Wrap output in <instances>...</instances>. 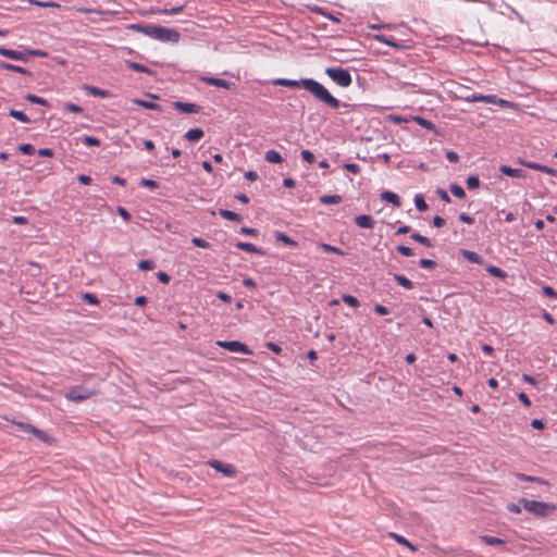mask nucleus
Wrapping results in <instances>:
<instances>
[{
	"label": "nucleus",
	"instance_id": "1",
	"mask_svg": "<svg viewBox=\"0 0 557 557\" xmlns=\"http://www.w3.org/2000/svg\"><path fill=\"white\" fill-rule=\"evenodd\" d=\"M276 86L299 88L302 87L310 94H312L318 100L327 104L332 109H337L339 107V100L336 99L330 91L319 82L312 78H302L299 81L288 79V78H277L273 82Z\"/></svg>",
	"mask_w": 557,
	"mask_h": 557
},
{
	"label": "nucleus",
	"instance_id": "2",
	"mask_svg": "<svg viewBox=\"0 0 557 557\" xmlns=\"http://www.w3.org/2000/svg\"><path fill=\"white\" fill-rule=\"evenodd\" d=\"M325 73L335 84L341 87H348L352 83L349 71L343 67H327Z\"/></svg>",
	"mask_w": 557,
	"mask_h": 557
},
{
	"label": "nucleus",
	"instance_id": "3",
	"mask_svg": "<svg viewBox=\"0 0 557 557\" xmlns=\"http://www.w3.org/2000/svg\"><path fill=\"white\" fill-rule=\"evenodd\" d=\"M520 503L523 505V508L527 511L534 513L536 516H542V517L548 515L550 511H553L555 509L554 505H550V504H547L544 502L529 500V499L522 498L520 500Z\"/></svg>",
	"mask_w": 557,
	"mask_h": 557
},
{
	"label": "nucleus",
	"instance_id": "4",
	"mask_svg": "<svg viewBox=\"0 0 557 557\" xmlns=\"http://www.w3.org/2000/svg\"><path fill=\"white\" fill-rule=\"evenodd\" d=\"M95 394H96V391H92V389H89V388H86L83 386H75V387H71L66 392L65 397L71 401L79 403V401L90 398Z\"/></svg>",
	"mask_w": 557,
	"mask_h": 557
},
{
	"label": "nucleus",
	"instance_id": "5",
	"mask_svg": "<svg viewBox=\"0 0 557 557\" xmlns=\"http://www.w3.org/2000/svg\"><path fill=\"white\" fill-rule=\"evenodd\" d=\"M154 39L162 42H177L180 39V34L172 28L158 26Z\"/></svg>",
	"mask_w": 557,
	"mask_h": 557
},
{
	"label": "nucleus",
	"instance_id": "6",
	"mask_svg": "<svg viewBox=\"0 0 557 557\" xmlns=\"http://www.w3.org/2000/svg\"><path fill=\"white\" fill-rule=\"evenodd\" d=\"M216 345L233 352H242L246 355H251V350L247 345L238 342V341H218Z\"/></svg>",
	"mask_w": 557,
	"mask_h": 557
},
{
	"label": "nucleus",
	"instance_id": "7",
	"mask_svg": "<svg viewBox=\"0 0 557 557\" xmlns=\"http://www.w3.org/2000/svg\"><path fill=\"white\" fill-rule=\"evenodd\" d=\"M16 425L20 426L23 431L34 434L36 437H38L40 441L45 443H49L51 441L48 434L28 423L18 422L16 423Z\"/></svg>",
	"mask_w": 557,
	"mask_h": 557
},
{
	"label": "nucleus",
	"instance_id": "8",
	"mask_svg": "<svg viewBox=\"0 0 557 557\" xmlns=\"http://www.w3.org/2000/svg\"><path fill=\"white\" fill-rule=\"evenodd\" d=\"M209 465L215 469L216 471L222 472L226 476H234L235 470L232 465L221 462L219 460H211L209 461Z\"/></svg>",
	"mask_w": 557,
	"mask_h": 557
},
{
	"label": "nucleus",
	"instance_id": "9",
	"mask_svg": "<svg viewBox=\"0 0 557 557\" xmlns=\"http://www.w3.org/2000/svg\"><path fill=\"white\" fill-rule=\"evenodd\" d=\"M0 55H3V57L9 58L11 60L23 61V62L27 61V53L26 52L11 50V49H7V48H3V47H0Z\"/></svg>",
	"mask_w": 557,
	"mask_h": 557
},
{
	"label": "nucleus",
	"instance_id": "10",
	"mask_svg": "<svg viewBox=\"0 0 557 557\" xmlns=\"http://www.w3.org/2000/svg\"><path fill=\"white\" fill-rule=\"evenodd\" d=\"M158 26L154 25H141V24H132L129 26L131 29L136 30L138 33L145 34L146 36L153 38L156 36V30Z\"/></svg>",
	"mask_w": 557,
	"mask_h": 557
},
{
	"label": "nucleus",
	"instance_id": "11",
	"mask_svg": "<svg viewBox=\"0 0 557 557\" xmlns=\"http://www.w3.org/2000/svg\"><path fill=\"white\" fill-rule=\"evenodd\" d=\"M520 163L522 165H524L525 168H529V169H532V170H536V171H541V172H544L546 174H549V175H556L557 174V171L549 168V166H546V165H542L540 163H535V162H529V161H520Z\"/></svg>",
	"mask_w": 557,
	"mask_h": 557
},
{
	"label": "nucleus",
	"instance_id": "12",
	"mask_svg": "<svg viewBox=\"0 0 557 557\" xmlns=\"http://www.w3.org/2000/svg\"><path fill=\"white\" fill-rule=\"evenodd\" d=\"M174 108L183 113H198L199 112V106L195 103H188V102H181L176 101L173 103Z\"/></svg>",
	"mask_w": 557,
	"mask_h": 557
},
{
	"label": "nucleus",
	"instance_id": "13",
	"mask_svg": "<svg viewBox=\"0 0 557 557\" xmlns=\"http://www.w3.org/2000/svg\"><path fill=\"white\" fill-rule=\"evenodd\" d=\"M355 223L361 228H372L374 225V220L371 215L361 214L356 216Z\"/></svg>",
	"mask_w": 557,
	"mask_h": 557
},
{
	"label": "nucleus",
	"instance_id": "14",
	"mask_svg": "<svg viewBox=\"0 0 557 557\" xmlns=\"http://www.w3.org/2000/svg\"><path fill=\"white\" fill-rule=\"evenodd\" d=\"M202 81L208 85L230 89L232 87V83L225 79L215 78V77H203Z\"/></svg>",
	"mask_w": 557,
	"mask_h": 557
},
{
	"label": "nucleus",
	"instance_id": "15",
	"mask_svg": "<svg viewBox=\"0 0 557 557\" xmlns=\"http://www.w3.org/2000/svg\"><path fill=\"white\" fill-rule=\"evenodd\" d=\"M499 171L504 175H507V176H510V177H518V178L525 177V172L524 171H522L520 169H513V168H510L508 165H502L499 168Z\"/></svg>",
	"mask_w": 557,
	"mask_h": 557
},
{
	"label": "nucleus",
	"instance_id": "16",
	"mask_svg": "<svg viewBox=\"0 0 557 557\" xmlns=\"http://www.w3.org/2000/svg\"><path fill=\"white\" fill-rule=\"evenodd\" d=\"M84 89L87 91L88 95L100 97V98H108L110 97V92L108 90L86 85L84 86Z\"/></svg>",
	"mask_w": 557,
	"mask_h": 557
},
{
	"label": "nucleus",
	"instance_id": "17",
	"mask_svg": "<svg viewBox=\"0 0 557 557\" xmlns=\"http://www.w3.org/2000/svg\"><path fill=\"white\" fill-rule=\"evenodd\" d=\"M184 137L189 141H198L203 137V131L201 128H191L185 133Z\"/></svg>",
	"mask_w": 557,
	"mask_h": 557
},
{
	"label": "nucleus",
	"instance_id": "18",
	"mask_svg": "<svg viewBox=\"0 0 557 557\" xmlns=\"http://www.w3.org/2000/svg\"><path fill=\"white\" fill-rule=\"evenodd\" d=\"M236 247L238 249H242V250H245V251H248V252H253V253H259V255H263L264 253L260 248H257L255 245H252L250 243H246V242H238L236 244Z\"/></svg>",
	"mask_w": 557,
	"mask_h": 557
},
{
	"label": "nucleus",
	"instance_id": "19",
	"mask_svg": "<svg viewBox=\"0 0 557 557\" xmlns=\"http://www.w3.org/2000/svg\"><path fill=\"white\" fill-rule=\"evenodd\" d=\"M133 103L138 106V107L148 109V110H158V111L161 110V107L158 103L151 102V101H147V100L133 99Z\"/></svg>",
	"mask_w": 557,
	"mask_h": 557
},
{
	"label": "nucleus",
	"instance_id": "20",
	"mask_svg": "<svg viewBox=\"0 0 557 557\" xmlns=\"http://www.w3.org/2000/svg\"><path fill=\"white\" fill-rule=\"evenodd\" d=\"M264 159L270 163H281L283 161L281 153L275 150H268L264 153Z\"/></svg>",
	"mask_w": 557,
	"mask_h": 557
},
{
	"label": "nucleus",
	"instance_id": "21",
	"mask_svg": "<svg viewBox=\"0 0 557 557\" xmlns=\"http://www.w3.org/2000/svg\"><path fill=\"white\" fill-rule=\"evenodd\" d=\"M381 197H382L383 200H385L387 202H391V203H393L396 207L400 206V198L398 197V195H396L393 191H384L381 195Z\"/></svg>",
	"mask_w": 557,
	"mask_h": 557
},
{
	"label": "nucleus",
	"instance_id": "22",
	"mask_svg": "<svg viewBox=\"0 0 557 557\" xmlns=\"http://www.w3.org/2000/svg\"><path fill=\"white\" fill-rule=\"evenodd\" d=\"M462 256L472 263L481 264L483 261L482 257L474 251L463 250Z\"/></svg>",
	"mask_w": 557,
	"mask_h": 557
},
{
	"label": "nucleus",
	"instance_id": "23",
	"mask_svg": "<svg viewBox=\"0 0 557 557\" xmlns=\"http://www.w3.org/2000/svg\"><path fill=\"white\" fill-rule=\"evenodd\" d=\"M126 65H127V67H129L131 70L136 71V72L146 73V74L152 73L149 67H147L143 64L133 62V61H126Z\"/></svg>",
	"mask_w": 557,
	"mask_h": 557
},
{
	"label": "nucleus",
	"instance_id": "24",
	"mask_svg": "<svg viewBox=\"0 0 557 557\" xmlns=\"http://www.w3.org/2000/svg\"><path fill=\"white\" fill-rule=\"evenodd\" d=\"M342 196L339 195H323L320 197V202L324 205L339 203Z\"/></svg>",
	"mask_w": 557,
	"mask_h": 557
},
{
	"label": "nucleus",
	"instance_id": "25",
	"mask_svg": "<svg viewBox=\"0 0 557 557\" xmlns=\"http://www.w3.org/2000/svg\"><path fill=\"white\" fill-rule=\"evenodd\" d=\"M394 280L406 289H411L413 287L412 282L401 274H395Z\"/></svg>",
	"mask_w": 557,
	"mask_h": 557
},
{
	"label": "nucleus",
	"instance_id": "26",
	"mask_svg": "<svg viewBox=\"0 0 557 557\" xmlns=\"http://www.w3.org/2000/svg\"><path fill=\"white\" fill-rule=\"evenodd\" d=\"M219 214L224 218V219H227L230 221H240V215L234 211H231V210H226V209H221L219 211Z\"/></svg>",
	"mask_w": 557,
	"mask_h": 557
},
{
	"label": "nucleus",
	"instance_id": "27",
	"mask_svg": "<svg viewBox=\"0 0 557 557\" xmlns=\"http://www.w3.org/2000/svg\"><path fill=\"white\" fill-rule=\"evenodd\" d=\"M9 115L18 120L20 122L22 123H28L29 122V117L22 111H18V110H15V109H11L9 111Z\"/></svg>",
	"mask_w": 557,
	"mask_h": 557
},
{
	"label": "nucleus",
	"instance_id": "28",
	"mask_svg": "<svg viewBox=\"0 0 557 557\" xmlns=\"http://www.w3.org/2000/svg\"><path fill=\"white\" fill-rule=\"evenodd\" d=\"M413 121H414L418 125H420L421 127H423V128H426V129H430V131H433V129H434V124H433L431 121H429V120H426V119H424V117H422V116H414V117H413Z\"/></svg>",
	"mask_w": 557,
	"mask_h": 557
},
{
	"label": "nucleus",
	"instance_id": "29",
	"mask_svg": "<svg viewBox=\"0 0 557 557\" xmlns=\"http://www.w3.org/2000/svg\"><path fill=\"white\" fill-rule=\"evenodd\" d=\"M414 205H416L417 209L421 212H424L428 210V205H426L423 196L420 194L414 196Z\"/></svg>",
	"mask_w": 557,
	"mask_h": 557
},
{
	"label": "nucleus",
	"instance_id": "30",
	"mask_svg": "<svg viewBox=\"0 0 557 557\" xmlns=\"http://www.w3.org/2000/svg\"><path fill=\"white\" fill-rule=\"evenodd\" d=\"M275 238L288 246H296L297 243L290 238L289 236L285 235L284 233H281V232H276L275 233Z\"/></svg>",
	"mask_w": 557,
	"mask_h": 557
},
{
	"label": "nucleus",
	"instance_id": "31",
	"mask_svg": "<svg viewBox=\"0 0 557 557\" xmlns=\"http://www.w3.org/2000/svg\"><path fill=\"white\" fill-rule=\"evenodd\" d=\"M486 271H487L491 275H493V276H495V277H499V278H504V277H506V273H505L500 268H498V267H495V265H488V267L486 268Z\"/></svg>",
	"mask_w": 557,
	"mask_h": 557
},
{
	"label": "nucleus",
	"instance_id": "32",
	"mask_svg": "<svg viewBox=\"0 0 557 557\" xmlns=\"http://www.w3.org/2000/svg\"><path fill=\"white\" fill-rule=\"evenodd\" d=\"M481 541L484 542L487 545H502L504 544V541L499 537L490 536V535H483L481 536Z\"/></svg>",
	"mask_w": 557,
	"mask_h": 557
},
{
	"label": "nucleus",
	"instance_id": "33",
	"mask_svg": "<svg viewBox=\"0 0 557 557\" xmlns=\"http://www.w3.org/2000/svg\"><path fill=\"white\" fill-rule=\"evenodd\" d=\"M319 247L322 248L326 252H333V253H337V255H341V256L344 255L343 250H341L339 248H337L335 246L326 244V243H320Z\"/></svg>",
	"mask_w": 557,
	"mask_h": 557
},
{
	"label": "nucleus",
	"instance_id": "34",
	"mask_svg": "<svg viewBox=\"0 0 557 557\" xmlns=\"http://www.w3.org/2000/svg\"><path fill=\"white\" fill-rule=\"evenodd\" d=\"M411 238H412L413 240H416V242H418V243L422 244V245H423V246H425V247H431V246H432L431 240H430L428 237L422 236V235H420V234H418V233H413V234H411Z\"/></svg>",
	"mask_w": 557,
	"mask_h": 557
},
{
	"label": "nucleus",
	"instance_id": "35",
	"mask_svg": "<svg viewBox=\"0 0 557 557\" xmlns=\"http://www.w3.org/2000/svg\"><path fill=\"white\" fill-rule=\"evenodd\" d=\"M25 98H26V100H28L32 103H37V104H41V106H47L48 104L46 99H44L41 97H38L36 95H33V94L26 95Z\"/></svg>",
	"mask_w": 557,
	"mask_h": 557
},
{
	"label": "nucleus",
	"instance_id": "36",
	"mask_svg": "<svg viewBox=\"0 0 557 557\" xmlns=\"http://www.w3.org/2000/svg\"><path fill=\"white\" fill-rule=\"evenodd\" d=\"M450 193L457 198H463L466 196L463 188L457 184L450 185Z\"/></svg>",
	"mask_w": 557,
	"mask_h": 557
},
{
	"label": "nucleus",
	"instance_id": "37",
	"mask_svg": "<svg viewBox=\"0 0 557 557\" xmlns=\"http://www.w3.org/2000/svg\"><path fill=\"white\" fill-rule=\"evenodd\" d=\"M342 299L345 304H347L350 307L356 308L359 306V300L351 295H343Z\"/></svg>",
	"mask_w": 557,
	"mask_h": 557
},
{
	"label": "nucleus",
	"instance_id": "38",
	"mask_svg": "<svg viewBox=\"0 0 557 557\" xmlns=\"http://www.w3.org/2000/svg\"><path fill=\"white\" fill-rule=\"evenodd\" d=\"M391 536L394 537L398 543H400V544H403L405 546H408L412 550H416V547L408 540H406L404 536L395 534V533H392Z\"/></svg>",
	"mask_w": 557,
	"mask_h": 557
},
{
	"label": "nucleus",
	"instance_id": "39",
	"mask_svg": "<svg viewBox=\"0 0 557 557\" xmlns=\"http://www.w3.org/2000/svg\"><path fill=\"white\" fill-rule=\"evenodd\" d=\"M467 186L469 189H475L480 186V180L475 175H471L467 178Z\"/></svg>",
	"mask_w": 557,
	"mask_h": 557
},
{
	"label": "nucleus",
	"instance_id": "40",
	"mask_svg": "<svg viewBox=\"0 0 557 557\" xmlns=\"http://www.w3.org/2000/svg\"><path fill=\"white\" fill-rule=\"evenodd\" d=\"M374 39L379 42H382V44H385V45H388L392 47H398V45L396 42H394L393 40L387 38L385 35H375Z\"/></svg>",
	"mask_w": 557,
	"mask_h": 557
},
{
	"label": "nucleus",
	"instance_id": "41",
	"mask_svg": "<svg viewBox=\"0 0 557 557\" xmlns=\"http://www.w3.org/2000/svg\"><path fill=\"white\" fill-rule=\"evenodd\" d=\"M18 151L23 154H33L35 152V148L30 144H22L18 147Z\"/></svg>",
	"mask_w": 557,
	"mask_h": 557
},
{
	"label": "nucleus",
	"instance_id": "42",
	"mask_svg": "<svg viewBox=\"0 0 557 557\" xmlns=\"http://www.w3.org/2000/svg\"><path fill=\"white\" fill-rule=\"evenodd\" d=\"M82 141L86 146H99L100 145V140L98 138H96V137H92V136H84L82 138Z\"/></svg>",
	"mask_w": 557,
	"mask_h": 557
},
{
	"label": "nucleus",
	"instance_id": "43",
	"mask_svg": "<svg viewBox=\"0 0 557 557\" xmlns=\"http://www.w3.org/2000/svg\"><path fill=\"white\" fill-rule=\"evenodd\" d=\"M156 267L154 262L151 260H141L138 263V268L143 271L152 270Z\"/></svg>",
	"mask_w": 557,
	"mask_h": 557
},
{
	"label": "nucleus",
	"instance_id": "44",
	"mask_svg": "<svg viewBox=\"0 0 557 557\" xmlns=\"http://www.w3.org/2000/svg\"><path fill=\"white\" fill-rule=\"evenodd\" d=\"M499 107L511 109V110H518L519 104L512 101H508L500 98Z\"/></svg>",
	"mask_w": 557,
	"mask_h": 557
},
{
	"label": "nucleus",
	"instance_id": "45",
	"mask_svg": "<svg viewBox=\"0 0 557 557\" xmlns=\"http://www.w3.org/2000/svg\"><path fill=\"white\" fill-rule=\"evenodd\" d=\"M499 107L511 109V110H518L519 104L512 101H508L500 98Z\"/></svg>",
	"mask_w": 557,
	"mask_h": 557
},
{
	"label": "nucleus",
	"instance_id": "46",
	"mask_svg": "<svg viewBox=\"0 0 557 557\" xmlns=\"http://www.w3.org/2000/svg\"><path fill=\"white\" fill-rule=\"evenodd\" d=\"M83 299L86 300L89 305L96 306L99 304L97 296L90 293H85L83 295Z\"/></svg>",
	"mask_w": 557,
	"mask_h": 557
},
{
	"label": "nucleus",
	"instance_id": "47",
	"mask_svg": "<svg viewBox=\"0 0 557 557\" xmlns=\"http://www.w3.org/2000/svg\"><path fill=\"white\" fill-rule=\"evenodd\" d=\"M191 243L199 248H209L210 247V244L200 237L191 238Z\"/></svg>",
	"mask_w": 557,
	"mask_h": 557
},
{
	"label": "nucleus",
	"instance_id": "48",
	"mask_svg": "<svg viewBox=\"0 0 557 557\" xmlns=\"http://www.w3.org/2000/svg\"><path fill=\"white\" fill-rule=\"evenodd\" d=\"M396 250L403 255V256H406V257H409V256H412L413 252H412V249L410 247H407V246H404V245H399L396 247Z\"/></svg>",
	"mask_w": 557,
	"mask_h": 557
},
{
	"label": "nucleus",
	"instance_id": "49",
	"mask_svg": "<svg viewBox=\"0 0 557 557\" xmlns=\"http://www.w3.org/2000/svg\"><path fill=\"white\" fill-rule=\"evenodd\" d=\"M139 184L143 187H149V188H157L159 186L157 181L148 180V178H143Z\"/></svg>",
	"mask_w": 557,
	"mask_h": 557
},
{
	"label": "nucleus",
	"instance_id": "50",
	"mask_svg": "<svg viewBox=\"0 0 557 557\" xmlns=\"http://www.w3.org/2000/svg\"><path fill=\"white\" fill-rule=\"evenodd\" d=\"M435 261L431 260V259H421L419 261V265L423 269H432L435 267Z\"/></svg>",
	"mask_w": 557,
	"mask_h": 557
},
{
	"label": "nucleus",
	"instance_id": "51",
	"mask_svg": "<svg viewBox=\"0 0 557 557\" xmlns=\"http://www.w3.org/2000/svg\"><path fill=\"white\" fill-rule=\"evenodd\" d=\"M24 52L27 53V58L29 55L41 57V58L48 55V53L46 51L38 50V49H29V50H25Z\"/></svg>",
	"mask_w": 557,
	"mask_h": 557
},
{
	"label": "nucleus",
	"instance_id": "52",
	"mask_svg": "<svg viewBox=\"0 0 557 557\" xmlns=\"http://www.w3.org/2000/svg\"><path fill=\"white\" fill-rule=\"evenodd\" d=\"M301 158L309 163L314 162V154L309 150H302Z\"/></svg>",
	"mask_w": 557,
	"mask_h": 557
},
{
	"label": "nucleus",
	"instance_id": "53",
	"mask_svg": "<svg viewBox=\"0 0 557 557\" xmlns=\"http://www.w3.org/2000/svg\"><path fill=\"white\" fill-rule=\"evenodd\" d=\"M485 103H493L499 106L500 98L495 95H486L484 99Z\"/></svg>",
	"mask_w": 557,
	"mask_h": 557
},
{
	"label": "nucleus",
	"instance_id": "54",
	"mask_svg": "<svg viewBox=\"0 0 557 557\" xmlns=\"http://www.w3.org/2000/svg\"><path fill=\"white\" fill-rule=\"evenodd\" d=\"M542 292L547 297L557 298V292H555L550 286H544Z\"/></svg>",
	"mask_w": 557,
	"mask_h": 557
},
{
	"label": "nucleus",
	"instance_id": "55",
	"mask_svg": "<svg viewBox=\"0 0 557 557\" xmlns=\"http://www.w3.org/2000/svg\"><path fill=\"white\" fill-rule=\"evenodd\" d=\"M116 211L122 216V219L124 221H129L131 220V214H129V212L124 207H117Z\"/></svg>",
	"mask_w": 557,
	"mask_h": 557
},
{
	"label": "nucleus",
	"instance_id": "56",
	"mask_svg": "<svg viewBox=\"0 0 557 557\" xmlns=\"http://www.w3.org/2000/svg\"><path fill=\"white\" fill-rule=\"evenodd\" d=\"M374 311L377 313V314H381V315H384V314H388L389 313V310L387 307L383 306V305H375L374 306Z\"/></svg>",
	"mask_w": 557,
	"mask_h": 557
},
{
	"label": "nucleus",
	"instance_id": "57",
	"mask_svg": "<svg viewBox=\"0 0 557 557\" xmlns=\"http://www.w3.org/2000/svg\"><path fill=\"white\" fill-rule=\"evenodd\" d=\"M436 194L437 196L445 202H450V197L448 196V194L446 193V190L442 189V188H437L436 190Z\"/></svg>",
	"mask_w": 557,
	"mask_h": 557
},
{
	"label": "nucleus",
	"instance_id": "58",
	"mask_svg": "<svg viewBox=\"0 0 557 557\" xmlns=\"http://www.w3.org/2000/svg\"><path fill=\"white\" fill-rule=\"evenodd\" d=\"M531 426H532L533 429H536V430H543V429L545 428V424H544V422H543L542 420H540V419H533V420L531 421Z\"/></svg>",
	"mask_w": 557,
	"mask_h": 557
},
{
	"label": "nucleus",
	"instance_id": "59",
	"mask_svg": "<svg viewBox=\"0 0 557 557\" xmlns=\"http://www.w3.org/2000/svg\"><path fill=\"white\" fill-rule=\"evenodd\" d=\"M38 154L41 157L51 158L53 157V150L50 148H41L38 150Z\"/></svg>",
	"mask_w": 557,
	"mask_h": 557
},
{
	"label": "nucleus",
	"instance_id": "60",
	"mask_svg": "<svg viewBox=\"0 0 557 557\" xmlns=\"http://www.w3.org/2000/svg\"><path fill=\"white\" fill-rule=\"evenodd\" d=\"M518 398L519 400L525 406V407H530L531 406V400L529 399V397L524 394V393H519L518 394Z\"/></svg>",
	"mask_w": 557,
	"mask_h": 557
},
{
	"label": "nucleus",
	"instance_id": "61",
	"mask_svg": "<svg viewBox=\"0 0 557 557\" xmlns=\"http://www.w3.org/2000/svg\"><path fill=\"white\" fill-rule=\"evenodd\" d=\"M345 169L354 174H357L359 173V165L355 164V163H347L345 164Z\"/></svg>",
	"mask_w": 557,
	"mask_h": 557
},
{
	"label": "nucleus",
	"instance_id": "62",
	"mask_svg": "<svg viewBox=\"0 0 557 557\" xmlns=\"http://www.w3.org/2000/svg\"><path fill=\"white\" fill-rule=\"evenodd\" d=\"M446 158L450 162H457L459 160V156L455 151H447Z\"/></svg>",
	"mask_w": 557,
	"mask_h": 557
},
{
	"label": "nucleus",
	"instance_id": "63",
	"mask_svg": "<svg viewBox=\"0 0 557 557\" xmlns=\"http://www.w3.org/2000/svg\"><path fill=\"white\" fill-rule=\"evenodd\" d=\"M66 110L71 111V112H75V113H81L83 111V109L75 103H67Z\"/></svg>",
	"mask_w": 557,
	"mask_h": 557
},
{
	"label": "nucleus",
	"instance_id": "64",
	"mask_svg": "<svg viewBox=\"0 0 557 557\" xmlns=\"http://www.w3.org/2000/svg\"><path fill=\"white\" fill-rule=\"evenodd\" d=\"M158 280L163 283V284H168L170 282V276L165 273V272H159L158 273Z\"/></svg>",
	"mask_w": 557,
	"mask_h": 557
}]
</instances>
